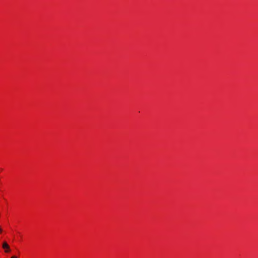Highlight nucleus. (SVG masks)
I'll use <instances>...</instances> for the list:
<instances>
[{
    "label": "nucleus",
    "instance_id": "obj_1",
    "mask_svg": "<svg viewBox=\"0 0 258 258\" xmlns=\"http://www.w3.org/2000/svg\"><path fill=\"white\" fill-rule=\"evenodd\" d=\"M2 247L5 249V252H9L11 250L10 246L6 241L3 242Z\"/></svg>",
    "mask_w": 258,
    "mask_h": 258
},
{
    "label": "nucleus",
    "instance_id": "obj_3",
    "mask_svg": "<svg viewBox=\"0 0 258 258\" xmlns=\"http://www.w3.org/2000/svg\"><path fill=\"white\" fill-rule=\"evenodd\" d=\"M11 258H18V257L16 255H14V256H12Z\"/></svg>",
    "mask_w": 258,
    "mask_h": 258
},
{
    "label": "nucleus",
    "instance_id": "obj_2",
    "mask_svg": "<svg viewBox=\"0 0 258 258\" xmlns=\"http://www.w3.org/2000/svg\"><path fill=\"white\" fill-rule=\"evenodd\" d=\"M3 232V229L2 227L0 226V234H2Z\"/></svg>",
    "mask_w": 258,
    "mask_h": 258
}]
</instances>
